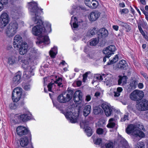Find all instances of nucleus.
I'll list each match as a JSON object with an SVG mask.
<instances>
[{"mask_svg":"<svg viewBox=\"0 0 148 148\" xmlns=\"http://www.w3.org/2000/svg\"><path fill=\"white\" fill-rule=\"evenodd\" d=\"M144 96V93L142 90H136L130 95V99L132 100L138 101L141 99Z\"/></svg>","mask_w":148,"mask_h":148,"instance_id":"7ed1b4c3","label":"nucleus"},{"mask_svg":"<svg viewBox=\"0 0 148 148\" xmlns=\"http://www.w3.org/2000/svg\"><path fill=\"white\" fill-rule=\"evenodd\" d=\"M23 43L21 37L19 35H16L14 38L13 45L15 48L18 49Z\"/></svg>","mask_w":148,"mask_h":148,"instance_id":"2eb2a0df","label":"nucleus"},{"mask_svg":"<svg viewBox=\"0 0 148 148\" xmlns=\"http://www.w3.org/2000/svg\"><path fill=\"white\" fill-rule=\"evenodd\" d=\"M73 93L74 92L73 90H68V93L66 95L68 98H69V101L72 97Z\"/></svg>","mask_w":148,"mask_h":148,"instance_id":"79ce46f5","label":"nucleus"},{"mask_svg":"<svg viewBox=\"0 0 148 148\" xmlns=\"http://www.w3.org/2000/svg\"><path fill=\"white\" fill-rule=\"evenodd\" d=\"M29 139L27 136L22 137L19 141L20 145L23 147L27 146L29 144Z\"/></svg>","mask_w":148,"mask_h":148,"instance_id":"a878e982","label":"nucleus"},{"mask_svg":"<svg viewBox=\"0 0 148 148\" xmlns=\"http://www.w3.org/2000/svg\"><path fill=\"white\" fill-rule=\"evenodd\" d=\"M57 53V47L54 46L49 51V54L51 57L52 58H54Z\"/></svg>","mask_w":148,"mask_h":148,"instance_id":"473e14b6","label":"nucleus"},{"mask_svg":"<svg viewBox=\"0 0 148 148\" xmlns=\"http://www.w3.org/2000/svg\"><path fill=\"white\" fill-rule=\"evenodd\" d=\"M119 78L118 80V85H123L125 84L127 82V77L123 76V77L119 76Z\"/></svg>","mask_w":148,"mask_h":148,"instance_id":"c85d7f7f","label":"nucleus"},{"mask_svg":"<svg viewBox=\"0 0 148 148\" xmlns=\"http://www.w3.org/2000/svg\"><path fill=\"white\" fill-rule=\"evenodd\" d=\"M93 0H85V3L86 6L91 8Z\"/></svg>","mask_w":148,"mask_h":148,"instance_id":"09e8293b","label":"nucleus"},{"mask_svg":"<svg viewBox=\"0 0 148 148\" xmlns=\"http://www.w3.org/2000/svg\"><path fill=\"white\" fill-rule=\"evenodd\" d=\"M139 25L141 27H142L143 28L148 31V25L146 21H143L141 23H138V26Z\"/></svg>","mask_w":148,"mask_h":148,"instance_id":"c9c22d12","label":"nucleus"},{"mask_svg":"<svg viewBox=\"0 0 148 148\" xmlns=\"http://www.w3.org/2000/svg\"><path fill=\"white\" fill-rule=\"evenodd\" d=\"M138 28L139 31H140V32L141 34L142 35L144 36V37L145 38V36H147V35H146L145 34V33L143 30L142 27H141L139 25L138 26Z\"/></svg>","mask_w":148,"mask_h":148,"instance_id":"5fc2aeb1","label":"nucleus"},{"mask_svg":"<svg viewBox=\"0 0 148 148\" xmlns=\"http://www.w3.org/2000/svg\"><path fill=\"white\" fill-rule=\"evenodd\" d=\"M98 43V40L96 38H93L90 40V45L91 46H95Z\"/></svg>","mask_w":148,"mask_h":148,"instance_id":"c03bdc74","label":"nucleus"},{"mask_svg":"<svg viewBox=\"0 0 148 148\" xmlns=\"http://www.w3.org/2000/svg\"><path fill=\"white\" fill-rule=\"evenodd\" d=\"M21 57L19 56L18 59L15 55L10 56L8 58L7 63L10 65L13 66L14 65L18 64L20 63V60Z\"/></svg>","mask_w":148,"mask_h":148,"instance_id":"0eeeda50","label":"nucleus"},{"mask_svg":"<svg viewBox=\"0 0 148 148\" xmlns=\"http://www.w3.org/2000/svg\"><path fill=\"white\" fill-rule=\"evenodd\" d=\"M28 4L30 14L32 15L34 14L35 15V17L32 18V20L34 24L37 25L32 28V33L35 36L40 35L36 42L37 45H40V47L42 48V45H46L50 43L47 32H50L51 31V24L48 22H45V24L46 27L45 28L43 27L42 21L38 15L39 10L43 13V9L38 8L37 4L34 1L28 3Z\"/></svg>","mask_w":148,"mask_h":148,"instance_id":"f257e3e1","label":"nucleus"},{"mask_svg":"<svg viewBox=\"0 0 148 148\" xmlns=\"http://www.w3.org/2000/svg\"><path fill=\"white\" fill-rule=\"evenodd\" d=\"M143 13L145 16V18L148 22V12H146L145 10H143Z\"/></svg>","mask_w":148,"mask_h":148,"instance_id":"bf43d9fd","label":"nucleus"},{"mask_svg":"<svg viewBox=\"0 0 148 148\" xmlns=\"http://www.w3.org/2000/svg\"><path fill=\"white\" fill-rule=\"evenodd\" d=\"M113 143H112L110 142L105 144V148H113Z\"/></svg>","mask_w":148,"mask_h":148,"instance_id":"864d4df0","label":"nucleus"},{"mask_svg":"<svg viewBox=\"0 0 148 148\" xmlns=\"http://www.w3.org/2000/svg\"><path fill=\"white\" fill-rule=\"evenodd\" d=\"M21 76V74L20 72H18L15 74L11 83L12 87L16 86L20 82Z\"/></svg>","mask_w":148,"mask_h":148,"instance_id":"4468645a","label":"nucleus"},{"mask_svg":"<svg viewBox=\"0 0 148 148\" xmlns=\"http://www.w3.org/2000/svg\"><path fill=\"white\" fill-rule=\"evenodd\" d=\"M58 101L61 103H64L69 101V98L66 96L65 94H61L58 97Z\"/></svg>","mask_w":148,"mask_h":148,"instance_id":"b1692460","label":"nucleus"},{"mask_svg":"<svg viewBox=\"0 0 148 148\" xmlns=\"http://www.w3.org/2000/svg\"><path fill=\"white\" fill-rule=\"evenodd\" d=\"M91 99V97L90 95H87L86 97L85 100L87 101H90Z\"/></svg>","mask_w":148,"mask_h":148,"instance_id":"338daca9","label":"nucleus"},{"mask_svg":"<svg viewBox=\"0 0 148 148\" xmlns=\"http://www.w3.org/2000/svg\"><path fill=\"white\" fill-rule=\"evenodd\" d=\"M123 90V89L121 87H119L117 88L116 91L114 92V96L115 97H118L120 95V93Z\"/></svg>","mask_w":148,"mask_h":148,"instance_id":"4c0bfd02","label":"nucleus"},{"mask_svg":"<svg viewBox=\"0 0 148 148\" xmlns=\"http://www.w3.org/2000/svg\"><path fill=\"white\" fill-rule=\"evenodd\" d=\"M122 27L125 28L127 29V31H129L131 29V27L130 25H129L127 24L125 22V24H123Z\"/></svg>","mask_w":148,"mask_h":148,"instance_id":"603ef678","label":"nucleus"},{"mask_svg":"<svg viewBox=\"0 0 148 148\" xmlns=\"http://www.w3.org/2000/svg\"><path fill=\"white\" fill-rule=\"evenodd\" d=\"M117 24L120 26H122L123 24H125V22L121 21L119 20H118L116 21Z\"/></svg>","mask_w":148,"mask_h":148,"instance_id":"680f3d73","label":"nucleus"},{"mask_svg":"<svg viewBox=\"0 0 148 148\" xmlns=\"http://www.w3.org/2000/svg\"><path fill=\"white\" fill-rule=\"evenodd\" d=\"M98 4L99 3L98 1L95 0H93L91 8L95 9L96 8L98 5Z\"/></svg>","mask_w":148,"mask_h":148,"instance_id":"8fccbe9b","label":"nucleus"},{"mask_svg":"<svg viewBox=\"0 0 148 148\" xmlns=\"http://www.w3.org/2000/svg\"><path fill=\"white\" fill-rule=\"evenodd\" d=\"M71 112L69 111L64 113V114L66 118L72 123H75L76 122L78 117V115L75 114V115L73 114Z\"/></svg>","mask_w":148,"mask_h":148,"instance_id":"6e6552de","label":"nucleus"},{"mask_svg":"<svg viewBox=\"0 0 148 148\" xmlns=\"http://www.w3.org/2000/svg\"><path fill=\"white\" fill-rule=\"evenodd\" d=\"M62 81V79L61 78L58 77L54 82H50L47 86L48 90L49 91L51 92L52 88L56 85L60 87H63Z\"/></svg>","mask_w":148,"mask_h":148,"instance_id":"9d476101","label":"nucleus"},{"mask_svg":"<svg viewBox=\"0 0 148 148\" xmlns=\"http://www.w3.org/2000/svg\"><path fill=\"white\" fill-rule=\"evenodd\" d=\"M104 82L106 85L109 86H110L115 84V82H114V79H113L109 78L107 76L105 78Z\"/></svg>","mask_w":148,"mask_h":148,"instance_id":"cd10ccee","label":"nucleus"},{"mask_svg":"<svg viewBox=\"0 0 148 148\" xmlns=\"http://www.w3.org/2000/svg\"><path fill=\"white\" fill-rule=\"evenodd\" d=\"M24 71L23 74L24 77L26 79L30 78L34 75L33 68L31 67H29L28 68L24 69Z\"/></svg>","mask_w":148,"mask_h":148,"instance_id":"f3484780","label":"nucleus"},{"mask_svg":"<svg viewBox=\"0 0 148 148\" xmlns=\"http://www.w3.org/2000/svg\"><path fill=\"white\" fill-rule=\"evenodd\" d=\"M97 133L99 134H106L107 131L105 129H103L101 128H99L97 130Z\"/></svg>","mask_w":148,"mask_h":148,"instance_id":"f704fd0d","label":"nucleus"},{"mask_svg":"<svg viewBox=\"0 0 148 148\" xmlns=\"http://www.w3.org/2000/svg\"><path fill=\"white\" fill-rule=\"evenodd\" d=\"M10 106L11 109H14L16 108V106L14 103H11Z\"/></svg>","mask_w":148,"mask_h":148,"instance_id":"0e129e2a","label":"nucleus"},{"mask_svg":"<svg viewBox=\"0 0 148 148\" xmlns=\"http://www.w3.org/2000/svg\"><path fill=\"white\" fill-rule=\"evenodd\" d=\"M145 134L143 132L137 129L133 134V136L136 137H143Z\"/></svg>","mask_w":148,"mask_h":148,"instance_id":"2f4dec72","label":"nucleus"},{"mask_svg":"<svg viewBox=\"0 0 148 148\" xmlns=\"http://www.w3.org/2000/svg\"><path fill=\"white\" fill-rule=\"evenodd\" d=\"M106 76H105L104 74H103L102 75H96L95 77L97 79V80L99 81H101L103 79V77L106 78Z\"/></svg>","mask_w":148,"mask_h":148,"instance_id":"de8ad7c7","label":"nucleus"},{"mask_svg":"<svg viewBox=\"0 0 148 148\" xmlns=\"http://www.w3.org/2000/svg\"><path fill=\"white\" fill-rule=\"evenodd\" d=\"M108 30L104 28H102L99 30V33L98 34L99 39L101 38H105L108 36Z\"/></svg>","mask_w":148,"mask_h":148,"instance_id":"5701e85b","label":"nucleus"},{"mask_svg":"<svg viewBox=\"0 0 148 148\" xmlns=\"http://www.w3.org/2000/svg\"><path fill=\"white\" fill-rule=\"evenodd\" d=\"M18 28L17 22H12L7 26L5 29L6 36L9 38L12 37L16 33Z\"/></svg>","mask_w":148,"mask_h":148,"instance_id":"f03ea898","label":"nucleus"},{"mask_svg":"<svg viewBox=\"0 0 148 148\" xmlns=\"http://www.w3.org/2000/svg\"><path fill=\"white\" fill-rule=\"evenodd\" d=\"M21 11H19V12H15L12 14V18L14 19H17L21 17Z\"/></svg>","mask_w":148,"mask_h":148,"instance_id":"ea45409f","label":"nucleus"},{"mask_svg":"<svg viewBox=\"0 0 148 148\" xmlns=\"http://www.w3.org/2000/svg\"><path fill=\"white\" fill-rule=\"evenodd\" d=\"M22 89L19 87H17L13 90L12 98L14 102H17L20 99L22 92Z\"/></svg>","mask_w":148,"mask_h":148,"instance_id":"39448f33","label":"nucleus"},{"mask_svg":"<svg viewBox=\"0 0 148 148\" xmlns=\"http://www.w3.org/2000/svg\"><path fill=\"white\" fill-rule=\"evenodd\" d=\"M85 131L88 136H90L92 134V130L89 127L87 126L85 128Z\"/></svg>","mask_w":148,"mask_h":148,"instance_id":"e433bc0d","label":"nucleus"},{"mask_svg":"<svg viewBox=\"0 0 148 148\" xmlns=\"http://www.w3.org/2000/svg\"><path fill=\"white\" fill-rule=\"evenodd\" d=\"M127 66L126 61L124 60H120L116 64V67L118 68L123 70L126 69Z\"/></svg>","mask_w":148,"mask_h":148,"instance_id":"412c9836","label":"nucleus"},{"mask_svg":"<svg viewBox=\"0 0 148 148\" xmlns=\"http://www.w3.org/2000/svg\"><path fill=\"white\" fill-rule=\"evenodd\" d=\"M136 126L135 125L131 124L129 125L127 127L126 131L128 134H132L133 136L134 133L137 130Z\"/></svg>","mask_w":148,"mask_h":148,"instance_id":"6ab92c4d","label":"nucleus"},{"mask_svg":"<svg viewBox=\"0 0 148 148\" xmlns=\"http://www.w3.org/2000/svg\"><path fill=\"white\" fill-rule=\"evenodd\" d=\"M82 97V92L80 90H77L74 95V101L76 103L79 104L81 102Z\"/></svg>","mask_w":148,"mask_h":148,"instance_id":"a211bd4d","label":"nucleus"},{"mask_svg":"<svg viewBox=\"0 0 148 148\" xmlns=\"http://www.w3.org/2000/svg\"><path fill=\"white\" fill-rule=\"evenodd\" d=\"M78 7H77L75 8V7L73 8V10L70 12V14H73L74 13H75V12H77V10L78 9Z\"/></svg>","mask_w":148,"mask_h":148,"instance_id":"052dcab7","label":"nucleus"},{"mask_svg":"<svg viewBox=\"0 0 148 148\" xmlns=\"http://www.w3.org/2000/svg\"><path fill=\"white\" fill-rule=\"evenodd\" d=\"M118 142H120V144L122 145V147L124 148H130L127 141L123 138L121 136L119 138Z\"/></svg>","mask_w":148,"mask_h":148,"instance_id":"393cba45","label":"nucleus"},{"mask_svg":"<svg viewBox=\"0 0 148 148\" xmlns=\"http://www.w3.org/2000/svg\"><path fill=\"white\" fill-rule=\"evenodd\" d=\"M91 106L90 105L86 106L84 108L83 112L84 115L85 116H87L90 113Z\"/></svg>","mask_w":148,"mask_h":148,"instance_id":"c756f323","label":"nucleus"},{"mask_svg":"<svg viewBox=\"0 0 148 148\" xmlns=\"http://www.w3.org/2000/svg\"><path fill=\"white\" fill-rule=\"evenodd\" d=\"M23 88L25 90H29L31 88V85L29 83H23Z\"/></svg>","mask_w":148,"mask_h":148,"instance_id":"58836bf2","label":"nucleus"},{"mask_svg":"<svg viewBox=\"0 0 148 148\" xmlns=\"http://www.w3.org/2000/svg\"><path fill=\"white\" fill-rule=\"evenodd\" d=\"M10 18L8 15L5 12H3L0 16V27L3 28L9 23Z\"/></svg>","mask_w":148,"mask_h":148,"instance_id":"20e7f679","label":"nucleus"},{"mask_svg":"<svg viewBox=\"0 0 148 148\" xmlns=\"http://www.w3.org/2000/svg\"><path fill=\"white\" fill-rule=\"evenodd\" d=\"M19 48L20 54L22 55L25 54L27 51V44L26 43H23L21 45Z\"/></svg>","mask_w":148,"mask_h":148,"instance_id":"4be33fe9","label":"nucleus"},{"mask_svg":"<svg viewBox=\"0 0 148 148\" xmlns=\"http://www.w3.org/2000/svg\"><path fill=\"white\" fill-rule=\"evenodd\" d=\"M121 12V13L127 14L129 12V10L127 8H124L122 9Z\"/></svg>","mask_w":148,"mask_h":148,"instance_id":"e2e57ef3","label":"nucleus"},{"mask_svg":"<svg viewBox=\"0 0 148 148\" xmlns=\"http://www.w3.org/2000/svg\"><path fill=\"white\" fill-rule=\"evenodd\" d=\"M20 121H26L30 120L32 118V115L29 113L25 114L18 116Z\"/></svg>","mask_w":148,"mask_h":148,"instance_id":"aec40b11","label":"nucleus"},{"mask_svg":"<svg viewBox=\"0 0 148 148\" xmlns=\"http://www.w3.org/2000/svg\"><path fill=\"white\" fill-rule=\"evenodd\" d=\"M141 73L145 79H148V76L146 73L143 72H142Z\"/></svg>","mask_w":148,"mask_h":148,"instance_id":"69168bd1","label":"nucleus"},{"mask_svg":"<svg viewBox=\"0 0 148 148\" xmlns=\"http://www.w3.org/2000/svg\"><path fill=\"white\" fill-rule=\"evenodd\" d=\"M115 50L116 48L114 46L110 45L104 49L103 50V53L106 55V57L109 58L112 55L114 54Z\"/></svg>","mask_w":148,"mask_h":148,"instance_id":"9b49d317","label":"nucleus"},{"mask_svg":"<svg viewBox=\"0 0 148 148\" xmlns=\"http://www.w3.org/2000/svg\"><path fill=\"white\" fill-rule=\"evenodd\" d=\"M8 3V0H0V12L3 9L4 4L5 5Z\"/></svg>","mask_w":148,"mask_h":148,"instance_id":"a19ab883","label":"nucleus"},{"mask_svg":"<svg viewBox=\"0 0 148 148\" xmlns=\"http://www.w3.org/2000/svg\"><path fill=\"white\" fill-rule=\"evenodd\" d=\"M20 63L19 64H22V67L24 69L30 67L29 66V62L27 59L22 58L20 60Z\"/></svg>","mask_w":148,"mask_h":148,"instance_id":"bb28decb","label":"nucleus"},{"mask_svg":"<svg viewBox=\"0 0 148 148\" xmlns=\"http://www.w3.org/2000/svg\"><path fill=\"white\" fill-rule=\"evenodd\" d=\"M95 136H92V138L93 139V141L94 143L96 145H100L101 143L102 142V140L101 138H98L97 139L95 140Z\"/></svg>","mask_w":148,"mask_h":148,"instance_id":"a18cd8bd","label":"nucleus"},{"mask_svg":"<svg viewBox=\"0 0 148 148\" xmlns=\"http://www.w3.org/2000/svg\"><path fill=\"white\" fill-rule=\"evenodd\" d=\"M90 47L88 46H86L84 47V51L87 53L90 51Z\"/></svg>","mask_w":148,"mask_h":148,"instance_id":"13d9d810","label":"nucleus"},{"mask_svg":"<svg viewBox=\"0 0 148 148\" xmlns=\"http://www.w3.org/2000/svg\"><path fill=\"white\" fill-rule=\"evenodd\" d=\"M116 121L113 118L110 119L108 121V123L107 125V127L109 128H112L116 125Z\"/></svg>","mask_w":148,"mask_h":148,"instance_id":"7c9ffc66","label":"nucleus"},{"mask_svg":"<svg viewBox=\"0 0 148 148\" xmlns=\"http://www.w3.org/2000/svg\"><path fill=\"white\" fill-rule=\"evenodd\" d=\"M101 107L104 110L107 116H110L112 113L113 108L110 105L103 103L101 105Z\"/></svg>","mask_w":148,"mask_h":148,"instance_id":"dca6fc26","label":"nucleus"},{"mask_svg":"<svg viewBox=\"0 0 148 148\" xmlns=\"http://www.w3.org/2000/svg\"><path fill=\"white\" fill-rule=\"evenodd\" d=\"M119 56L118 55H116L113 58L110 60V63H108V64H113L116 62L118 60Z\"/></svg>","mask_w":148,"mask_h":148,"instance_id":"49530a36","label":"nucleus"},{"mask_svg":"<svg viewBox=\"0 0 148 148\" xmlns=\"http://www.w3.org/2000/svg\"><path fill=\"white\" fill-rule=\"evenodd\" d=\"M95 32L93 30V29H92L91 30H89L87 33V35H86V38H84L83 39V41L84 42H86V41H85V39L86 40H87V39H88L89 37L91 36L94 35L95 34Z\"/></svg>","mask_w":148,"mask_h":148,"instance_id":"72a5a7b5","label":"nucleus"},{"mask_svg":"<svg viewBox=\"0 0 148 148\" xmlns=\"http://www.w3.org/2000/svg\"><path fill=\"white\" fill-rule=\"evenodd\" d=\"M100 14L101 13L98 11H93L90 13L88 16V19L90 21H95L99 18Z\"/></svg>","mask_w":148,"mask_h":148,"instance_id":"f8f14e48","label":"nucleus"},{"mask_svg":"<svg viewBox=\"0 0 148 148\" xmlns=\"http://www.w3.org/2000/svg\"><path fill=\"white\" fill-rule=\"evenodd\" d=\"M72 29L74 31L77 30L79 26L84 24L83 22L81 21V22H79L77 21V19L76 17H73V16L71 17V20L70 23Z\"/></svg>","mask_w":148,"mask_h":148,"instance_id":"423d86ee","label":"nucleus"},{"mask_svg":"<svg viewBox=\"0 0 148 148\" xmlns=\"http://www.w3.org/2000/svg\"><path fill=\"white\" fill-rule=\"evenodd\" d=\"M137 107L139 110L145 111L148 110V101L143 99L137 105Z\"/></svg>","mask_w":148,"mask_h":148,"instance_id":"ddd939ff","label":"nucleus"},{"mask_svg":"<svg viewBox=\"0 0 148 148\" xmlns=\"http://www.w3.org/2000/svg\"><path fill=\"white\" fill-rule=\"evenodd\" d=\"M135 148H145V145L143 143L139 142L137 144Z\"/></svg>","mask_w":148,"mask_h":148,"instance_id":"3c124183","label":"nucleus"},{"mask_svg":"<svg viewBox=\"0 0 148 148\" xmlns=\"http://www.w3.org/2000/svg\"><path fill=\"white\" fill-rule=\"evenodd\" d=\"M101 109L99 107H95L93 110V112L95 115L101 113Z\"/></svg>","mask_w":148,"mask_h":148,"instance_id":"37998d69","label":"nucleus"},{"mask_svg":"<svg viewBox=\"0 0 148 148\" xmlns=\"http://www.w3.org/2000/svg\"><path fill=\"white\" fill-rule=\"evenodd\" d=\"M128 115L126 114H125L124 116L121 118V121L122 122L125 121L126 120H128Z\"/></svg>","mask_w":148,"mask_h":148,"instance_id":"6e6d98bb","label":"nucleus"},{"mask_svg":"<svg viewBox=\"0 0 148 148\" xmlns=\"http://www.w3.org/2000/svg\"><path fill=\"white\" fill-rule=\"evenodd\" d=\"M138 86L140 89H142L143 87V85L142 83H140L138 84Z\"/></svg>","mask_w":148,"mask_h":148,"instance_id":"774afa93","label":"nucleus"},{"mask_svg":"<svg viewBox=\"0 0 148 148\" xmlns=\"http://www.w3.org/2000/svg\"><path fill=\"white\" fill-rule=\"evenodd\" d=\"M16 132L17 135L20 136L30 133L28 129L23 126L18 127L16 128Z\"/></svg>","mask_w":148,"mask_h":148,"instance_id":"1a4fd4ad","label":"nucleus"},{"mask_svg":"<svg viewBox=\"0 0 148 148\" xmlns=\"http://www.w3.org/2000/svg\"><path fill=\"white\" fill-rule=\"evenodd\" d=\"M90 72H87L85 73L84 74H83V82H85L87 79V78L88 77V73H89Z\"/></svg>","mask_w":148,"mask_h":148,"instance_id":"4d7b16f0","label":"nucleus"}]
</instances>
